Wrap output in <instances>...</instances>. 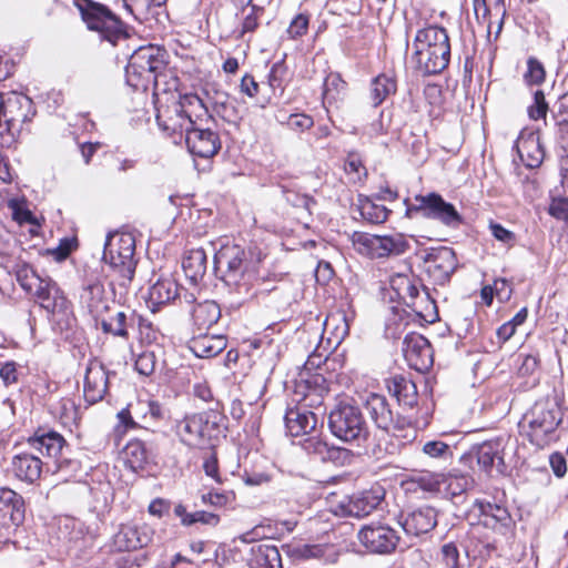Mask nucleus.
Wrapping results in <instances>:
<instances>
[{
    "label": "nucleus",
    "instance_id": "52",
    "mask_svg": "<svg viewBox=\"0 0 568 568\" xmlns=\"http://www.w3.org/2000/svg\"><path fill=\"white\" fill-rule=\"evenodd\" d=\"M548 111V103L541 90L534 94V103L528 108V115L531 120L545 119Z\"/></svg>",
    "mask_w": 568,
    "mask_h": 568
},
{
    "label": "nucleus",
    "instance_id": "3",
    "mask_svg": "<svg viewBox=\"0 0 568 568\" xmlns=\"http://www.w3.org/2000/svg\"><path fill=\"white\" fill-rule=\"evenodd\" d=\"M166 51L153 44L136 49L125 69L128 84L136 90H146L151 84L156 87L166 69Z\"/></svg>",
    "mask_w": 568,
    "mask_h": 568
},
{
    "label": "nucleus",
    "instance_id": "43",
    "mask_svg": "<svg viewBox=\"0 0 568 568\" xmlns=\"http://www.w3.org/2000/svg\"><path fill=\"white\" fill-rule=\"evenodd\" d=\"M422 452L427 457L440 462H447L453 457L452 447L442 440L426 442L422 447Z\"/></svg>",
    "mask_w": 568,
    "mask_h": 568
},
{
    "label": "nucleus",
    "instance_id": "21",
    "mask_svg": "<svg viewBox=\"0 0 568 568\" xmlns=\"http://www.w3.org/2000/svg\"><path fill=\"white\" fill-rule=\"evenodd\" d=\"M109 373L101 363L91 362L84 376V398L89 404L102 400L108 392Z\"/></svg>",
    "mask_w": 568,
    "mask_h": 568
},
{
    "label": "nucleus",
    "instance_id": "50",
    "mask_svg": "<svg viewBox=\"0 0 568 568\" xmlns=\"http://www.w3.org/2000/svg\"><path fill=\"white\" fill-rule=\"evenodd\" d=\"M353 454L349 449L333 445L327 446V453H325V463L331 462L336 466H345L351 464Z\"/></svg>",
    "mask_w": 568,
    "mask_h": 568
},
{
    "label": "nucleus",
    "instance_id": "64",
    "mask_svg": "<svg viewBox=\"0 0 568 568\" xmlns=\"http://www.w3.org/2000/svg\"><path fill=\"white\" fill-rule=\"evenodd\" d=\"M240 87H241V92L248 95L250 98L255 97L258 92V83L250 74H245L242 78Z\"/></svg>",
    "mask_w": 568,
    "mask_h": 568
},
{
    "label": "nucleus",
    "instance_id": "55",
    "mask_svg": "<svg viewBox=\"0 0 568 568\" xmlns=\"http://www.w3.org/2000/svg\"><path fill=\"white\" fill-rule=\"evenodd\" d=\"M310 16L306 13L296 14L291 21L287 33L290 38L296 39L305 34L308 30Z\"/></svg>",
    "mask_w": 568,
    "mask_h": 568
},
{
    "label": "nucleus",
    "instance_id": "4",
    "mask_svg": "<svg viewBox=\"0 0 568 568\" xmlns=\"http://www.w3.org/2000/svg\"><path fill=\"white\" fill-rule=\"evenodd\" d=\"M207 114L202 99L196 94H184L179 101L173 102L164 109H159L156 122L160 129L171 135L185 136L202 116Z\"/></svg>",
    "mask_w": 568,
    "mask_h": 568
},
{
    "label": "nucleus",
    "instance_id": "12",
    "mask_svg": "<svg viewBox=\"0 0 568 568\" xmlns=\"http://www.w3.org/2000/svg\"><path fill=\"white\" fill-rule=\"evenodd\" d=\"M357 538L368 552L377 555L394 552L399 542L397 531L382 523H371L363 526L357 534Z\"/></svg>",
    "mask_w": 568,
    "mask_h": 568
},
{
    "label": "nucleus",
    "instance_id": "24",
    "mask_svg": "<svg viewBox=\"0 0 568 568\" xmlns=\"http://www.w3.org/2000/svg\"><path fill=\"white\" fill-rule=\"evenodd\" d=\"M515 148L525 166L536 169L542 163L545 151L541 146L538 133L521 132L516 141Z\"/></svg>",
    "mask_w": 568,
    "mask_h": 568
},
{
    "label": "nucleus",
    "instance_id": "31",
    "mask_svg": "<svg viewBox=\"0 0 568 568\" xmlns=\"http://www.w3.org/2000/svg\"><path fill=\"white\" fill-rule=\"evenodd\" d=\"M182 267L186 277L196 283L206 273L207 255L205 251L202 247L187 251L183 258Z\"/></svg>",
    "mask_w": 568,
    "mask_h": 568
},
{
    "label": "nucleus",
    "instance_id": "18",
    "mask_svg": "<svg viewBox=\"0 0 568 568\" xmlns=\"http://www.w3.org/2000/svg\"><path fill=\"white\" fill-rule=\"evenodd\" d=\"M403 354L408 365L418 372H425L433 365L432 346L428 339L418 333L406 335Z\"/></svg>",
    "mask_w": 568,
    "mask_h": 568
},
{
    "label": "nucleus",
    "instance_id": "19",
    "mask_svg": "<svg viewBox=\"0 0 568 568\" xmlns=\"http://www.w3.org/2000/svg\"><path fill=\"white\" fill-rule=\"evenodd\" d=\"M416 69L424 75L437 74L444 71L450 60V43L447 40L433 45L428 51H420L419 54L412 57Z\"/></svg>",
    "mask_w": 568,
    "mask_h": 568
},
{
    "label": "nucleus",
    "instance_id": "48",
    "mask_svg": "<svg viewBox=\"0 0 568 568\" xmlns=\"http://www.w3.org/2000/svg\"><path fill=\"white\" fill-rule=\"evenodd\" d=\"M276 119L280 123H286L291 130L296 132L306 131L314 124L313 118L304 113L291 114L287 118L284 115L281 118L276 116Z\"/></svg>",
    "mask_w": 568,
    "mask_h": 568
},
{
    "label": "nucleus",
    "instance_id": "41",
    "mask_svg": "<svg viewBox=\"0 0 568 568\" xmlns=\"http://www.w3.org/2000/svg\"><path fill=\"white\" fill-rule=\"evenodd\" d=\"M124 456L132 469L143 468L148 460L144 443L141 440H131L124 448Z\"/></svg>",
    "mask_w": 568,
    "mask_h": 568
},
{
    "label": "nucleus",
    "instance_id": "22",
    "mask_svg": "<svg viewBox=\"0 0 568 568\" xmlns=\"http://www.w3.org/2000/svg\"><path fill=\"white\" fill-rule=\"evenodd\" d=\"M298 394H302L298 407L304 409H318L323 406L324 397L328 394L329 387L322 374H314L297 386Z\"/></svg>",
    "mask_w": 568,
    "mask_h": 568
},
{
    "label": "nucleus",
    "instance_id": "45",
    "mask_svg": "<svg viewBox=\"0 0 568 568\" xmlns=\"http://www.w3.org/2000/svg\"><path fill=\"white\" fill-rule=\"evenodd\" d=\"M480 514L486 517V520L484 524L486 526H489V519L494 520L495 523H504L508 519L509 515L506 508L491 504L486 501H477L476 503Z\"/></svg>",
    "mask_w": 568,
    "mask_h": 568
},
{
    "label": "nucleus",
    "instance_id": "23",
    "mask_svg": "<svg viewBox=\"0 0 568 568\" xmlns=\"http://www.w3.org/2000/svg\"><path fill=\"white\" fill-rule=\"evenodd\" d=\"M385 497V490L382 486H373L368 490H364L351 497L345 506L348 516L363 518L375 510Z\"/></svg>",
    "mask_w": 568,
    "mask_h": 568
},
{
    "label": "nucleus",
    "instance_id": "11",
    "mask_svg": "<svg viewBox=\"0 0 568 568\" xmlns=\"http://www.w3.org/2000/svg\"><path fill=\"white\" fill-rule=\"evenodd\" d=\"M415 202V204L407 209V213L415 212L426 219L437 220L450 227H457L463 222V217L455 206L446 202L443 196L437 193L417 195Z\"/></svg>",
    "mask_w": 568,
    "mask_h": 568
},
{
    "label": "nucleus",
    "instance_id": "38",
    "mask_svg": "<svg viewBox=\"0 0 568 568\" xmlns=\"http://www.w3.org/2000/svg\"><path fill=\"white\" fill-rule=\"evenodd\" d=\"M95 323L100 324L102 332L105 334H111L123 339L129 338L130 322L128 315L122 311L116 312L114 316L110 318L103 315L102 318H99Z\"/></svg>",
    "mask_w": 568,
    "mask_h": 568
},
{
    "label": "nucleus",
    "instance_id": "28",
    "mask_svg": "<svg viewBox=\"0 0 568 568\" xmlns=\"http://www.w3.org/2000/svg\"><path fill=\"white\" fill-rule=\"evenodd\" d=\"M226 347V339L222 335L200 334L194 336L189 348L200 358H211L219 355Z\"/></svg>",
    "mask_w": 568,
    "mask_h": 568
},
{
    "label": "nucleus",
    "instance_id": "6",
    "mask_svg": "<svg viewBox=\"0 0 568 568\" xmlns=\"http://www.w3.org/2000/svg\"><path fill=\"white\" fill-rule=\"evenodd\" d=\"M135 239L131 233H110L106 237L103 251V261L118 274L116 282L120 286L126 287L131 283L136 261ZM115 280L111 282L113 285Z\"/></svg>",
    "mask_w": 568,
    "mask_h": 568
},
{
    "label": "nucleus",
    "instance_id": "34",
    "mask_svg": "<svg viewBox=\"0 0 568 568\" xmlns=\"http://www.w3.org/2000/svg\"><path fill=\"white\" fill-rule=\"evenodd\" d=\"M11 509L10 519L12 524L20 525L24 519V501L14 490L1 487L0 488V509Z\"/></svg>",
    "mask_w": 568,
    "mask_h": 568
},
{
    "label": "nucleus",
    "instance_id": "1",
    "mask_svg": "<svg viewBox=\"0 0 568 568\" xmlns=\"http://www.w3.org/2000/svg\"><path fill=\"white\" fill-rule=\"evenodd\" d=\"M262 260L263 254L257 246L243 247L230 243L222 245L214 255V264L221 271L223 282L243 300L254 295Z\"/></svg>",
    "mask_w": 568,
    "mask_h": 568
},
{
    "label": "nucleus",
    "instance_id": "15",
    "mask_svg": "<svg viewBox=\"0 0 568 568\" xmlns=\"http://www.w3.org/2000/svg\"><path fill=\"white\" fill-rule=\"evenodd\" d=\"M153 534V529L144 523L123 524L113 536V547L116 551H133L148 546Z\"/></svg>",
    "mask_w": 568,
    "mask_h": 568
},
{
    "label": "nucleus",
    "instance_id": "14",
    "mask_svg": "<svg viewBox=\"0 0 568 568\" xmlns=\"http://www.w3.org/2000/svg\"><path fill=\"white\" fill-rule=\"evenodd\" d=\"M507 440L503 437L486 440L476 446V457L478 466L488 475L494 471L503 475L507 470L505 464V449Z\"/></svg>",
    "mask_w": 568,
    "mask_h": 568
},
{
    "label": "nucleus",
    "instance_id": "26",
    "mask_svg": "<svg viewBox=\"0 0 568 568\" xmlns=\"http://www.w3.org/2000/svg\"><path fill=\"white\" fill-rule=\"evenodd\" d=\"M437 525V513L430 506L413 510L402 523L407 535L419 536L433 530Z\"/></svg>",
    "mask_w": 568,
    "mask_h": 568
},
{
    "label": "nucleus",
    "instance_id": "40",
    "mask_svg": "<svg viewBox=\"0 0 568 568\" xmlns=\"http://www.w3.org/2000/svg\"><path fill=\"white\" fill-rule=\"evenodd\" d=\"M361 215L371 223H383L387 220L389 211L381 204H376L372 199L359 200Z\"/></svg>",
    "mask_w": 568,
    "mask_h": 568
},
{
    "label": "nucleus",
    "instance_id": "9",
    "mask_svg": "<svg viewBox=\"0 0 568 568\" xmlns=\"http://www.w3.org/2000/svg\"><path fill=\"white\" fill-rule=\"evenodd\" d=\"M416 257L420 261L422 272L433 285L447 284L458 266L455 251L447 246L419 250Z\"/></svg>",
    "mask_w": 568,
    "mask_h": 568
},
{
    "label": "nucleus",
    "instance_id": "47",
    "mask_svg": "<svg viewBox=\"0 0 568 568\" xmlns=\"http://www.w3.org/2000/svg\"><path fill=\"white\" fill-rule=\"evenodd\" d=\"M473 484L466 475H445V489L448 495L456 497L465 493Z\"/></svg>",
    "mask_w": 568,
    "mask_h": 568
},
{
    "label": "nucleus",
    "instance_id": "2",
    "mask_svg": "<svg viewBox=\"0 0 568 568\" xmlns=\"http://www.w3.org/2000/svg\"><path fill=\"white\" fill-rule=\"evenodd\" d=\"M65 446L67 440L60 433L40 428L12 457L11 470L19 480L34 484L40 479L45 464L40 455L57 459Z\"/></svg>",
    "mask_w": 568,
    "mask_h": 568
},
{
    "label": "nucleus",
    "instance_id": "32",
    "mask_svg": "<svg viewBox=\"0 0 568 568\" xmlns=\"http://www.w3.org/2000/svg\"><path fill=\"white\" fill-rule=\"evenodd\" d=\"M220 317L221 308L214 301H204L199 303L192 311V320L199 331L209 329L217 323Z\"/></svg>",
    "mask_w": 568,
    "mask_h": 568
},
{
    "label": "nucleus",
    "instance_id": "60",
    "mask_svg": "<svg viewBox=\"0 0 568 568\" xmlns=\"http://www.w3.org/2000/svg\"><path fill=\"white\" fill-rule=\"evenodd\" d=\"M0 378L6 386H10L18 382L17 364L14 362H7L0 367Z\"/></svg>",
    "mask_w": 568,
    "mask_h": 568
},
{
    "label": "nucleus",
    "instance_id": "7",
    "mask_svg": "<svg viewBox=\"0 0 568 568\" xmlns=\"http://www.w3.org/2000/svg\"><path fill=\"white\" fill-rule=\"evenodd\" d=\"M74 6L87 28L102 40L115 44L126 37L124 23L108 6L94 0H74Z\"/></svg>",
    "mask_w": 568,
    "mask_h": 568
},
{
    "label": "nucleus",
    "instance_id": "36",
    "mask_svg": "<svg viewBox=\"0 0 568 568\" xmlns=\"http://www.w3.org/2000/svg\"><path fill=\"white\" fill-rule=\"evenodd\" d=\"M252 551L251 565L253 568H281V556L275 546L258 545L253 547Z\"/></svg>",
    "mask_w": 568,
    "mask_h": 568
},
{
    "label": "nucleus",
    "instance_id": "30",
    "mask_svg": "<svg viewBox=\"0 0 568 568\" xmlns=\"http://www.w3.org/2000/svg\"><path fill=\"white\" fill-rule=\"evenodd\" d=\"M179 285L172 278H160L149 290V303L154 307L165 305L176 298Z\"/></svg>",
    "mask_w": 568,
    "mask_h": 568
},
{
    "label": "nucleus",
    "instance_id": "10",
    "mask_svg": "<svg viewBox=\"0 0 568 568\" xmlns=\"http://www.w3.org/2000/svg\"><path fill=\"white\" fill-rule=\"evenodd\" d=\"M353 244L356 251L371 258H381L389 255H399L407 250V241L402 234L374 235L355 233Z\"/></svg>",
    "mask_w": 568,
    "mask_h": 568
},
{
    "label": "nucleus",
    "instance_id": "42",
    "mask_svg": "<svg viewBox=\"0 0 568 568\" xmlns=\"http://www.w3.org/2000/svg\"><path fill=\"white\" fill-rule=\"evenodd\" d=\"M424 491L437 493L440 491L445 481V474L423 471L415 475L412 479Z\"/></svg>",
    "mask_w": 568,
    "mask_h": 568
},
{
    "label": "nucleus",
    "instance_id": "16",
    "mask_svg": "<svg viewBox=\"0 0 568 568\" xmlns=\"http://www.w3.org/2000/svg\"><path fill=\"white\" fill-rule=\"evenodd\" d=\"M184 140L190 153L204 159L214 156L222 146L219 133L197 122L187 130Z\"/></svg>",
    "mask_w": 568,
    "mask_h": 568
},
{
    "label": "nucleus",
    "instance_id": "58",
    "mask_svg": "<svg viewBox=\"0 0 568 568\" xmlns=\"http://www.w3.org/2000/svg\"><path fill=\"white\" fill-rule=\"evenodd\" d=\"M190 526L195 523H201L203 525L216 526L220 523V517L216 514L197 510L192 513L190 519H187Z\"/></svg>",
    "mask_w": 568,
    "mask_h": 568
},
{
    "label": "nucleus",
    "instance_id": "5",
    "mask_svg": "<svg viewBox=\"0 0 568 568\" xmlns=\"http://www.w3.org/2000/svg\"><path fill=\"white\" fill-rule=\"evenodd\" d=\"M561 418L559 405L555 400L542 399L536 402L523 416L519 427L531 444L542 447L548 443V436L561 423Z\"/></svg>",
    "mask_w": 568,
    "mask_h": 568
},
{
    "label": "nucleus",
    "instance_id": "25",
    "mask_svg": "<svg viewBox=\"0 0 568 568\" xmlns=\"http://www.w3.org/2000/svg\"><path fill=\"white\" fill-rule=\"evenodd\" d=\"M284 422L287 433L297 437L315 430L318 419L315 412L297 406L286 410Z\"/></svg>",
    "mask_w": 568,
    "mask_h": 568
},
{
    "label": "nucleus",
    "instance_id": "8",
    "mask_svg": "<svg viewBox=\"0 0 568 568\" xmlns=\"http://www.w3.org/2000/svg\"><path fill=\"white\" fill-rule=\"evenodd\" d=\"M332 434L344 442L358 445L368 436V428L358 406L349 402H339L328 415Z\"/></svg>",
    "mask_w": 568,
    "mask_h": 568
},
{
    "label": "nucleus",
    "instance_id": "44",
    "mask_svg": "<svg viewBox=\"0 0 568 568\" xmlns=\"http://www.w3.org/2000/svg\"><path fill=\"white\" fill-rule=\"evenodd\" d=\"M302 449L314 459L325 463L328 444L318 436H307L300 442Z\"/></svg>",
    "mask_w": 568,
    "mask_h": 568
},
{
    "label": "nucleus",
    "instance_id": "29",
    "mask_svg": "<svg viewBox=\"0 0 568 568\" xmlns=\"http://www.w3.org/2000/svg\"><path fill=\"white\" fill-rule=\"evenodd\" d=\"M323 332L331 344L338 346L349 333V320L344 310L331 312L323 325Z\"/></svg>",
    "mask_w": 568,
    "mask_h": 568
},
{
    "label": "nucleus",
    "instance_id": "37",
    "mask_svg": "<svg viewBox=\"0 0 568 568\" xmlns=\"http://www.w3.org/2000/svg\"><path fill=\"white\" fill-rule=\"evenodd\" d=\"M39 283L40 284H34V288L31 293L38 298L41 307L53 312L57 306V297L60 294V290L50 278L41 277Z\"/></svg>",
    "mask_w": 568,
    "mask_h": 568
},
{
    "label": "nucleus",
    "instance_id": "35",
    "mask_svg": "<svg viewBox=\"0 0 568 568\" xmlns=\"http://www.w3.org/2000/svg\"><path fill=\"white\" fill-rule=\"evenodd\" d=\"M397 90L396 80L389 74H379L373 79L371 84V99L373 106L382 104L389 95Z\"/></svg>",
    "mask_w": 568,
    "mask_h": 568
},
{
    "label": "nucleus",
    "instance_id": "57",
    "mask_svg": "<svg viewBox=\"0 0 568 568\" xmlns=\"http://www.w3.org/2000/svg\"><path fill=\"white\" fill-rule=\"evenodd\" d=\"M459 552L457 547L449 542L442 547V561L447 568H458Z\"/></svg>",
    "mask_w": 568,
    "mask_h": 568
},
{
    "label": "nucleus",
    "instance_id": "20",
    "mask_svg": "<svg viewBox=\"0 0 568 568\" xmlns=\"http://www.w3.org/2000/svg\"><path fill=\"white\" fill-rule=\"evenodd\" d=\"M207 419L204 414L186 415L175 425L181 442L190 447H201L207 439Z\"/></svg>",
    "mask_w": 568,
    "mask_h": 568
},
{
    "label": "nucleus",
    "instance_id": "46",
    "mask_svg": "<svg viewBox=\"0 0 568 568\" xmlns=\"http://www.w3.org/2000/svg\"><path fill=\"white\" fill-rule=\"evenodd\" d=\"M546 78L542 63L535 57L527 60V71L524 73V81L527 85H540Z\"/></svg>",
    "mask_w": 568,
    "mask_h": 568
},
{
    "label": "nucleus",
    "instance_id": "33",
    "mask_svg": "<svg viewBox=\"0 0 568 568\" xmlns=\"http://www.w3.org/2000/svg\"><path fill=\"white\" fill-rule=\"evenodd\" d=\"M447 31L442 27L429 26L427 28L418 30L413 41V55L419 54L420 51H428V49H432L433 45H436L437 43L447 40Z\"/></svg>",
    "mask_w": 568,
    "mask_h": 568
},
{
    "label": "nucleus",
    "instance_id": "27",
    "mask_svg": "<svg viewBox=\"0 0 568 568\" xmlns=\"http://www.w3.org/2000/svg\"><path fill=\"white\" fill-rule=\"evenodd\" d=\"M387 389L400 406L413 408L417 404V387L403 375H395L387 381Z\"/></svg>",
    "mask_w": 568,
    "mask_h": 568
},
{
    "label": "nucleus",
    "instance_id": "53",
    "mask_svg": "<svg viewBox=\"0 0 568 568\" xmlns=\"http://www.w3.org/2000/svg\"><path fill=\"white\" fill-rule=\"evenodd\" d=\"M488 227L495 240H497L498 242L503 243L508 247L515 245L516 234L514 232L505 229L501 224L496 222H490Z\"/></svg>",
    "mask_w": 568,
    "mask_h": 568
},
{
    "label": "nucleus",
    "instance_id": "39",
    "mask_svg": "<svg viewBox=\"0 0 568 568\" xmlns=\"http://www.w3.org/2000/svg\"><path fill=\"white\" fill-rule=\"evenodd\" d=\"M264 8L257 4L246 8L236 18L239 19V36L243 38L246 33H253L260 26Z\"/></svg>",
    "mask_w": 568,
    "mask_h": 568
},
{
    "label": "nucleus",
    "instance_id": "49",
    "mask_svg": "<svg viewBox=\"0 0 568 568\" xmlns=\"http://www.w3.org/2000/svg\"><path fill=\"white\" fill-rule=\"evenodd\" d=\"M325 545H300L294 548L293 554L296 559L308 560V559H321L327 551Z\"/></svg>",
    "mask_w": 568,
    "mask_h": 568
},
{
    "label": "nucleus",
    "instance_id": "59",
    "mask_svg": "<svg viewBox=\"0 0 568 568\" xmlns=\"http://www.w3.org/2000/svg\"><path fill=\"white\" fill-rule=\"evenodd\" d=\"M383 112H381L379 118L374 120L371 124H368L363 132V136H367L369 139L377 138L379 135H384L388 131V125H385L383 122Z\"/></svg>",
    "mask_w": 568,
    "mask_h": 568
},
{
    "label": "nucleus",
    "instance_id": "56",
    "mask_svg": "<svg viewBox=\"0 0 568 568\" xmlns=\"http://www.w3.org/2000/svg\"><path fill=\"white\" fill-rule=\"evenodd\" d=\"M548 213L552 217L568 223V199L567 197L552 199V201L548 207Z\"/></svg>",
    "mask_w": 568,
    "mask_h": 568
},
{
    "label": "nucleus",
    "instance_id": "54",
    "mask_svg": "<svg viewBox=\"0 0 568 568\" xmlns=\"http://www.w3.org/2000/svg\"><path fill=\"white\" fill-rule=\"evenodd\" d=\"M155 355L153 352H142L135 359V369L144 376L151 375L155 369Z\"/></svg>",
    "mask_w": 568,
    "mask_h": 568
},
{
    "label": "nucleus",
    "instance_id": "51",
    "mask_svg": "<svg viewBox=\"0 0 568 568\" xmlns=\"http://www.w3.org/2000/svg\"><path fill=\"white\" fill-rule=\"evenodd\" d=\"M41 277L30 266H22L17 271V281L20 286L28 293L34 288V284H40Z\"/></svg>",
    "mask_w": 568,
    "mask_h": 568
},
{
    "label": "nucleus",
    "instance_id": "13",
    "mask_svg": "<svg viewBox=\"0 0 568 568\" xmlns=\"http://www.w3.org/2000/svg\"><path fill=\"white\" fill-rule=\"evenodd\" d=\"M80 305L95 322L102 318L110 310L111 298L105 291L104 284L98 278H88L80 292Z\"/></svg>",
    "mask_w": 568,
    "mask_h": 568
},
{
    "label": "nucleus",
    "instance_id": "61",
    "mask_svg": "<svg viewBox=\"0 0 568 568\" xmlns=\"http://www.w3.org/2000/svg\"><path fill=\"white\" fill-rule=\"evenodd\" d=\"M285 74H286V67H285L284 62L280 61V62L274 63L268 73L270 85L273 89L281 87Z\"/></svg>",
    "mask_w": 568,
    "mask_h": 568
},
{
    "label": "nucleus",
    "instance_id": "63",
    "mask_svg": "<svg viewBox=\"0 0 568 568\" xmlns=\"http://www.w3.org/2000/svg\"><path fill=\"white\" fill-rule=\"evenodd\" d=\"M61 419L64 424L69 422H75L78 419V410L74 403L71 399H63L61 402Z\"/></svg>",
    "mask_w": 568,
    "mask_h": 568
},
{
    "label": "nucleus",
    "instance_id": "62",
    "mask_svg": "<svg viewBox=\"0 0 568 568\" xmlns=\"http://www.w3.org/2000/svg\"><path fill=\"white\" fill-rule=\"evenodd\" d=\"M170 510V501L163 498H156L152 500L149 505V513L152 516H156L159 518L169 514Z\"/></svg>",
    "mask_w": 568,
    "mask_h": 568
},
{
    "label": "nucleus",
    "instance_id": "17",
    "mask_svg": "<svg viewBox=\"0 0 568 568\" xmlns=\"http://www.w3.org/2000/svg\"><path fill=\"white\" fill-rule=\"evenodd\" d=\"M364 406L375 425L386 433L395 435V432L404 427V422L395 419L394 413L385 396L369 393L365 400Z\"/></svg>",
    "mask_w": 568,
    "mask_h": 568
}]
</instances>
